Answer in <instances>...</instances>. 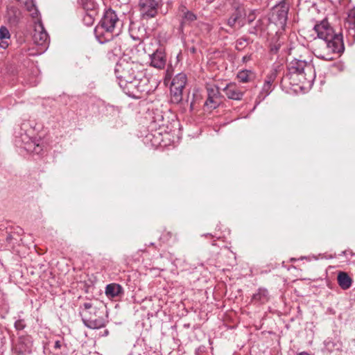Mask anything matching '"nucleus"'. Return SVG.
<instances>
[{"mask_svg":"<svg viewBox=\"0 0 355 355\" xmlns=\"http://www.w3.org/2000/svg\"><path fill=\"white\" fill-rule=\"evenodd\" d=\"M345 26L348 29L349 34L355 38V10L349 11Z\"/></svg>","mask_w":355,"mask_h":355,"instance_id":"nucleus-20","label":"nucleus"},{"mask_svg":"<svg viewBox=\"0 0 355 355\" xmlns=\"http://www.w3.org/2000/svg\"><path fill=\"white\" fill-rule=\"evenodd\" d=\"M61 347V345H60V342L59 340H57L55 343V348H60Z\"/></svg>","mask_w":355,"mask_h":355,"instance_id":"nucleus-30","label":"nucleus"},{"mask_svg":"<svg viewBox=\"0 0 355 355\" xmlns=\"http://www.w3.org/2000/svg\"><path fill=\"white\" fill-rule=\"evenodd\" d=\"M141 74L135 76L121 87L124 92L132 98H139L141 93H147L149 91L148 78L145 76L140 77Z\"/></svg>","mask_w":355,"mask_h":355,"instance_id":"nucleus-5","label":"nucleus"},{"mask_svg":"<svg viewBox=\"0 0 355 355\" xmlns=\"http://www.w3.org/2000/svg\"><path fill=\"white\" fill-rule=\"evenodd\" d=\"M338 284L343 290L349 288L352 284V278L345 272H340L337 277Z\"/></svg>","mask_w":355,"mask_h":355,"instance_id":"nucleus-17","label":"nucleus"},{"mask_svg":"<svg viewBox=\"0 0 355 355\" xmlns=\"http://www.w3.org/2000/svg\"><path fill=\"white\" fill-rule=\"evenodd\" d=\"M237 78L242 83H248L254 78V74L250 70H242L238 73Z\"/></svg>","mask_w":355,"mask_h":355,"instance_id":"nucleus-24","label":"nucleus"},{"mask_svg":"<svg viewBox=\"0 0 355 355\" xmlns=\"http://www.w3.org/2000/svg\"><path fill=\"white\" fill-rule=\"evenodd\" d=\"M297 355H310V354L307 352H302L298 353Z\"/></svg>","mask_w":355,"mask_h":355,"instance_id":"nucleus-31","label":"nucleus"},{"mask_svg":"<svg viewBox=\"0 0 355 355\" xmlns=\"http://www.w3.org/2000/svg\"><path fill=\"white\" fill-rule=\"evenodd\" d=\"M289 74L299 76V81L311 83L315 78L313 65L304 60L294 59L288 64Z\"/></svg>","mask_w":355,"mask_h":355,"instance_id":"nucleus-4","label":"nucleus"},{"mask_svg":"<svg viewBox=\"0 0 355 355\" xmlns=\"http://www.w3.org/2000/svg\"><path fill=\"white\" fill-rule=\"evenodd\" d=\"M179 11L182 17V26L189 24L197 19L196 15L192 12L188 10L185 6H180Z\"/></svg>","mask_w":355,"mask_h":355,"instance_id":"nucleus-16","label":"nucleus"},{"mask_svg":"<svg viewBox=\"0 0 355 355\" xmlns=\"http://www.w3.org/2000/svg\"><path fill=\"white\" fill-rule=\"evenodd\" d=\"M191 108L193 109V103H191Z\"/></svg>","mask_w":355,"mask_h":355,"instance_id":"nucleus-32","label":"nucleus"},{"mask_svg":"<svg viewBox=\"0 0 355 355\" xmlns=\"http://www.w3.org/2000/svg\"><path fill=\"white\" fill-rule=\"evenodd\" d=\"M314 31L318 38L324 42L327 50V53L315 50V54L318 58L324 60H332L334 55L343 51L344 44L342 35L340 33H335L328 21L322 20L316 24L314 26Z\"/></svg>","mask_w":355,"mask_h":355,"instance_id":"nucleus-1","label":"nucleus"},{"mask_svg":"<svg viewBox=\"0 0 355 355\" xmlns=\"http://www.w3.org/2000/svg\"><path fill=\"white\" fill-rule=\"evenodd\" d=\"M123 293V288L117 284H110L105 288V294L109 297H116Z\"/></svg>","mask_w":355,"mask_h":355,"instance_id":"nucleus-18","label":"nucleus"},{"mask_svg":"<svg viewBox=\"0 0 355 355\" xmlns=\"http://www.w3.org/2000/svg\"><path fill=\"white\" fill-rule=\"evenodd\" d=\"M186 75L184 73H180L173 78L171 87L178 89H184L186 85Z\"/></svg>","mask_w":355,"mask_h":355,"instance_id":"nucleus-21","label":"nucleus"},{"mask_svg":"<svg viewBox=\"0 0 355 355\" xmlns=\"http://www.w3.org/2000/svg\"><path fill=\"white\" fill-rule=\"evenodd\" d=\"M207 99L205 103L206 106L211 108H216L220 103V92L218 87L214 85H211L207 87Z\"/></svg>","mask_w":355,"mask_h":355,"instance_id":"nucleus-12","label":"nucleus"},{"mask_svg":"<svg viewBox=\"0 0 355 355\" xmlns=\"http://www.w3.org/2000/svg\"><path fill=\"white\" fill-rule=\"evenodd\" d=\"M250 59H251V56L250 55H245V56L243 57V61L244 62H246L249 61Z\"/></svg>","mask_w":355,"mask_h":355,"instance_id":"nucleus-29","label":"nucleus"},{"mask_svg":"<svg viewBox=\"0 0 355 355\" xmlns=\"http://www.w3.org/2000/svg\"><path fill=\"white\" fill-rule=\"evenodd\" d=\"M248 22L251 23L255 19L254 11H251L248 16Z\"/></svg>","mask_w":355,"mask_h":355,"instance_id":"nucleus-28","label":"nucleus"},{"mask_svg":"<svg viewBox=\"0 0 355 355\" xmlns=\"http://www.w3.org/2000/svg\"><path fill=\"white\" fill-rule=\"evenodd\" d=\"M99 309L92 302H85L80 311L84 324L89 329H100L105 326V320L100 316Z\"/></svg>","mask_w":355,"mask_h":355,"instance_id":"nucleus-3","label":"nucleus"},{"mask_svg":"<svg viewBox=\"0 0 355 355\" xmlns=\"http://www.w3.org/2000/svg\"><path fill=\"white\" fill-rule=\"evenodd\" d=\"M10 34L8 28L5 26L0 27V47L5 49L9 45Z\"/></svg>","mask_w":355,"mask_h":355,"instance_id":"nucleus-19","label":"nucleus"},{"mask_svg":"<svg viewBox=\"0 0 355 355\" xmlns=\"http://www.w3.org/2000/svg\"><path fill=\"white\" fill-rule=\"evenodd\" d=\"M32 343L28 337H20L12 351L16 355H26L31 352Z\"/></svg>","mask_w":355,"mask_h":355,"instance_id":"nucleus-11","label":"nucleus"},{"mask_svg":"<svg viewBox=\"0 0 355 355\" xmlns=\"http://www.w3.org/2000/svg\"><path fill=\"white\" fill-rule=\"evenodd\" d=\"M223 92L228 98L235 101H241L244 94V90L232 83L228 84Z\"/></svg>","mask_w":355,"mask_h":355,"instance_id":"nucleus-13","label":"nucleus"},{"mask_svg":"<svg viewBox=\"0 0 355 355\" xmlns=\"http://www.w3.org/2000/svg\"><path fill=\"white\" fill-rule=\"evenodd\" d=\"M25 326L26 324L23 320H18L15 322V327L17 330H22Z\"/></svg>","mask_w":355,"mask_h":355,"instance_id":"nucleus-27","label":"nucleus"},{"mask_svg":"<svg viewBox=\"0 0 355 355\" xmlns=\"http://www.w3.org/2000/svg\"><path fill=\"white\" fill-rule=\"evenodd\" d=\"M150 64L157 69H162L166 64V56L162 49H157L150 55Z\"/></svg>","mask_w":355,"mask_h":355,"instance_id":"nucleus-14","label":"nucleus"},{"mask_svg":"<svg viewBox=\"0 0 355 355\" xmlns=\"http://www.w3.org/2000/svg\"><path fill=\"white\" fill-rule=\"evenodd\" d=\"M183 89H178L171 87V101L173 103H179L182 99Z\"/></svg>","mask_w":355,"mask_h":355,"instance_id":"nucleus-23","label":"nucleus"},{"mask_svg":"<svg viewBox=\"0 0 355 355\" xmlns=\"http://www.w3.org/2000/svg\"><path fill=\"white\" fill-rule=\"evenodd\" d=\"M123 22L119 19L115 11L107 10L94 32L96 38L101 43L112 40L118 35L122 28Z\"/></svg>","mask_w":355,"mask_h":355,"instance_id":"nucleus-2","label":"nucleus"},{"mask_svg":"<svg viewBox=\"0 0 355 355\" xmlns=\"http://www.w3.org/2000/svg\"><path fill=\"white\" fill-rule=\"evenodd\" d=\"M115 73L119 79V85L120 87L129 83V80H132V78L138 76L135 74V71L129 65H126L123 68L119 66L118 68L116 69Z\"/></svg>","mask_w":355,"mask_h":355,"instance_id":"nucleus-10","label":"nucleus"},{"mask_svg":"<svg viewBox=\"0 0 355 355\" xmlns=\"http://www.w3.org/2000/svg\"><path fill=\"white\" fill-rule=\"evenodd\" d=\"M272 78H268V80H266L265 81V83L263 86V92L265 93L266 95H268L272 90Z\"/></svg>","mask_w":355,"mask_h":355,"instance_id":"nucleus-26","label":"nucleus"},{"mask_svg":"<svg viewBox=\"0 0 355 355\" xmlns=\"http://www.w3.org/2000/svg\"><path fill=\"white\" fill-rule=\"evenodd\" d=\"M288 12V5L282 2L274 7L270 19L277 26L284 28L286 24Z\"/></svg>","mask_w":355,"mask_h":355,"instance_id":"nucleus-7","label":"nucleus"},{"mask_svg":"<svg viewBox=\"0 0 355 355\" xmlns=\"http://www.w3.org/2000/svg\"><path fill=\"white\" fill-rule=\"evenodd\" d=\"M27 150L33 152L36 154H39L40 153L42 149L39 144H36L35 141H32L28 144Z\"/></svg>","mask_w":355,"mask_h":355,"instance_id":"nucleus-25","label":"nucleus"},{"mask_svg":"<svg viewBox=\"0 0 355 355\" xmlns=\"http://www.w3.org/2000/svg\"><path fill=\"white\" fill-rule=\"evenodd\" d=\"M234 11L227 19V25L231 28H234L236 24L239 27L244 25L243 19L246 15L244 7L238 3L233 6Z\"/></svg>","mask_w":355,"mask_h":355,"instance_id":"nucleus-9","label":"nucleus"},{"mask_svg":"<svg viewBox=\"0 0 355 355\" xmlns=\"http://www.w3.org/2000/svg\"><path fill=\"white\" fill-rule=\"evenodd\" d=\"M161 0H140L139 6L144 17L151 18L155 17Z\"/></svg>","mask_w":355,"mask_h":355,"instance_id":"nucleus-8","label":"nucleus"},{"mask_svg":"<svg viewBox=\"0 0 355 355\" xmlns=\"http://www.w3.org/2000/svg\"><path fill=\"white\" fill-rule=\"evenodd\" d=\"M20 6H24L33 19H37L39 12L35 4L34 0H16Z\"/></svg>","mask_w":355,"mask_h":355,"instance_id":"nucleus-15","label":"nucleus"},{"mask_svg":"<svg viewBox=\"0 0 355 355\" xmlns=\"http://www.w3.org/2000/svg\"><path fill=\"white\" fill-rule=\"evenodd\" d=\"M33 40L34 43L40 46V53L46 50L49 46V35L38 17L37 18V21L35 22Z\"/></svg>","mask_w":355,"mask_h":355,"instance_id":"nucleus-6","label":"nucleus"},{"mask_svg":"<svg viewBox=\"0 0 355 355\" xmlns=\"http://www.w3.org/2000/svg\"><path fill=\"white\" fill-rule=\"evenodd\" d=\"M252 300L254 302L263 304L268 301L269 295L267 289L259 288L258 291L253 295Z\"/></svg>","mask_w":355,"mask_h":355,"instance_id":"nucleus-22","label":"nucleus"}]
</instances>
